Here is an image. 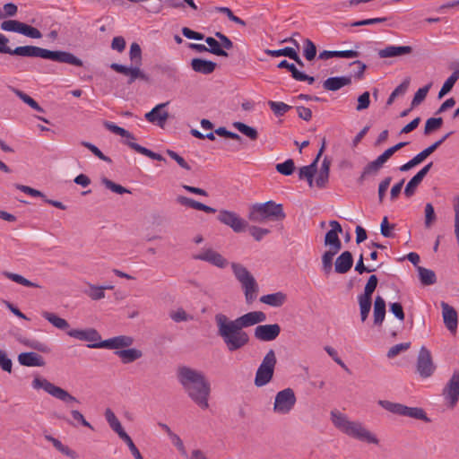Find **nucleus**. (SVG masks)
Masks as SVG:
<instances>
[{
	"mask_svg": "<svg viewBox=\"0 0 459 459\" xmlns=\"http://www.w3.org/2000/svg\"><path fill=\"white\" fill-rule=\"evenodd\" d=\"M84 293L92 300H100L105 298V288L89 283V288Z\"/></svg>",
	"mask_w": 459,
	"mask_h": 459,
	"instance_id": "47",
	"label": "nucleus"
},
{
	"mask_svg": "<svg viewBox=\"0 0 459 459\" xmlns=\"http://www.w3.org/2000/svg\"><path fill=\"white\" fill-rule=\"evenodd\" d=\"M339 233L328 230L325 237V245L329 247V249L340 251L342 249V242L338 236Z\"/></svg>",
	"mask_w": 459,
	"mask_h": 459,
	"instance_id": "38",
	"label": "nucleus"
},
{
	"mask_svg": "<svg viewBox=\"0 0 459 459\" xmlns=\"http://www.w3.org/2000/svg\"><path fill=\"white\" fill-rule=\"evenodd\" d=\"M218 334L223 340L229 351H236L245 347L249 342L248 334L236 320H230L224 314L215 315Z\"/></svg>",
	"mask_w": 459,
	"mask_h": 459,
	"instance_id": "2",
	"label": "nucleus"
},
{
	"mask_svg": "<svg viewBox=\"0 0 459 459\" xmlns=\"http://www.w3.org/2000/svg\"><path fill=\"white\" fill-rule=\"evenodd\" d=\"M231 269L244 291L247 304L254 302L258 294L259 287L251 273L241 264L232 263Z\"/></svg>",
	"mask_w": 459,
	"mask_h": 459,
	"instance_id": "7",
	"label": "nucleus"
},
{
	"mask_svg": "<svg viewBox=\"0 0 459 459\" xmlns=\"http://www.w3.org/2000/svg\"><path fill=\"white\" fill-rule=\"evenodd\" d=\"M9 55L26 57H41L56 61L58 63L68 64L74 66H82L83 62L73 53L63 50H49L36 46H21L14 49L11 48Z\"/></svg>",
	"mask_w": 459,
	"mask_h": 459,
	"instance_id": "3",
	"label": "nucleus"
},
{
	"mask_svg": "<svg viewBox=\"0 0 459 459\" xmlns=\"http://www.w3.org/2000/svg\"><path fill=\"white\" fill-rule=\"evenodd\" d=\"M316 45L309 39L304 40V56L307 61H311L316 57Z\"/></svg>",
	"mask_w": 459,
	"mask_h": 459,
	"instance_id": "58",
	"label": "nucleus"
},
{
	"mask_svg": "<svg viewBox=\"0 0 459 459\" xmlns=\"http://www.w3.org/2000/svg\"><path fill=\"white\" fill-rule=\"evenodd\" d=\"M412 52L411 46H393L389 45L378 51L380 58L395 57L403 55H409Z\"/></svg>",
	"mask_w": 459,
	"mask_h": 459,
	"instance_id": "25",
	"label": "nucleus"
},
{
	"mask_svg": "<svg viewBox=\"0 0 459 459\" xmlns=\"http://www.w3.org/2000/svg\"><path fill=\"white\" fill-rule=\"evenodd\" d=\"M377 277L375 274L370 275L364 288V293L360 296L365 298H372V294L377 286Z\"/></svg>",
	"mask_w": 459,
	"mask_h": 459,
	"instance_id": "57",
	"label": "nucleus"
},
{
	"mask_svg": "<svg viewBox=\"0 0 459 459\" xmlns=\"http://www.w3.org/2000/svg\"><path fill=\"white\" fill-rule=\"evenodd\" d=\"M374 325H382L385 316V301L381 296H377L374 301Z\"/></svg>",
	"mask_w": 459,
	"mask_h": 459,
	"instance_id": "30",
	"label": "nucleus"
},
{
	"mask_svg": "<svg viewBox=\"0 0 459 459\" xmlns=\"http://www.w3.org/2000/svg\"><path fill=\"white\" fill-rule=\"evenodd\" d=\"M217 220L221 223L231 228L236 233L243 232L247 227V222L245 220L236 212L228 210H221Z\"/></svg>",
	"mask_w": 459,
	"mask_h": 459,
	"instance_id": "14",
	"label": "nucleus"
},
{
	"mask_svg": "<svg viewBox=\"0 0 459 459\" xmlns=\"http://www.w3.org/2000/svg\"><path fill=\"white\" fill-rule=\"evenodd\" d=\"M18 361L21 365L26 367H43L44 359L36 352H22L18 356Z\"/></svg>",
	"mask_w": 459,
	"mask_h": 459,
	"instance_id": "28",
	"label": "nucleus"
},
{
	"mask_svg": "<svg viewBox=\"0 0 459 459\" xmlns=\"http://www.w3.org/2000/svg\"><path fill=\"white\" fill-rule=\"evenodd\" d=\"M170 318L177 323L192 320L193 316H189L183 308H178L169 315Z\"/></svg>",
	"mask_w": 459,
	"mask_h": 459,
	"instance_id": "64",
	"label": "nucleus"
},
{
	"mask_svg": "<svg viewBox=\"0 0 459 459\" xmlns=\"http://www.w3.org/2000/svg\"><path fill=\"white\" fill-rule=\"evenodd\" d=\"M266 318V315L263 311H252L238 317L235 320L241 328H247L256 324L263 323Z\"/></svg>",
	"mask_w": 459,
	"mask_h": 459,
	"instance_id": "23",
	"label": "nucleus"
},
{
	"mask_svg": "<svg viewBox=\"0 0 459 459\" xmlns=\"http://www.w3.org/2000/svg\"><path fill=\"white\" fill-rule=\"evenodd\" d=\"M82 145L89 149L96 157L100 160L106 161L108 163H111L112 160L109 157L106 156L96 145L89 143V142H82Z\"/></svg>",
	"mask_w": 459,
	"mask_h": 459,
	"instance_id": "59",
	"label": "nucleus"
},
{
	"mask_svg": "<svg viewBox=\"0 0 459 459\" xmlns=\"http://www.w3.org/2000/svg\"><path fill=\"white\" fill-rule=\"evenodd\" d=\"M105 418L108 421L109 427L113 431H115L118 437L122 439L124 437L128 435L123 429L119 420L117 418L113 411L109 408H108L105 411Z\"/></svg>",
	"mask_w": 459,
	"mask_h": 459,
	"instance_id": "32",
	"label": "nucleus"
},
{
	"mask_svg": "<svg viewBox=\"0 0 459 459\" xmlns=\"http://www.w3.org/2000/svg\"><path fill=\"white\" fill-rule=\"evenodd\" d=\"M71 415H72L73 420H69L68 418H66L65 416H63V415H58L57 418L65 420V422H67L69 425H71L73 427H77L79 424H81L84 427L93 429V427L91 426V424L85 420L84 416L79 411L72 410Z\"/></svg>",
	"mask_w": 459,
	"mask_h": 459,
	"instance_id": "33",
	"label": "nucleus"
},
{
	"mask_svg": "<svg viewBox=\"0 0 459 459\" xmlns=\"http://www.w3.org/2000/svg\"><path fill=\"white\" fill-rule=\"evenodd\" d=\"M115 353L121 359L124 364L134 362L143 356V352L134 348L117 351Z\"/></svg>",
	"mask_w": 459,
	"mask_h": 459,
	"instance_id": "35",
	"label": "nucleus"
},
{
	"mask_svg": "<svg viewBox=\"0 0 459 459\" xmlns=\"http://www.w3.org/2000/svg\"><path fill=\"white\" fill-rule=\"evenodd\" d=\"M66 333L72 338L87 342L89 344L99 342L101 340V335L94 328L70 329Z\"/></svg>",
	"mask_w": 459,
	"mask_h": 459,
	"instance_id": "20",
	"label": "nucleus"
},
{
	"mask_svg": "<svg viewBox=\"0 0 459 459\" xmlns=\"http://www.w3.org/2000/svg\"><path fill=\"white\" fill-rule=\"evenodd\" d=\"M454 134L453 131H450L444 134L440 139L436 141L434 143L424 149L421 152L424 154L426 158H428L430 154H432L441 144L448 139Z\"/></svg>",
	"mask_w": 459,
	"mask_h": 459,
	"instance_id": "56",
	"label": "nucleus"
},
{
	"mask_svg": "<svg viewBox=\"0 0 459 459\" xmlns=\"http://www.w3.org/2000/svg\"><path fill=\"white\" fill-rule=\"evenodd\" d=\"M442 394L449 402V406L454 408L459 401V368L455 369L450 379L445 385Z\"/></svg>",
	"mask_w": 459,
	"mask_h": 459,
	"instance_id": "17",
	"label": "nucleus"
},
{
	"mask_svg": "<svg viewBox=\"0 0 459 459\" xmlns=\"http://www.w3.org/2000/svg\"><path fill=\"white\" fill-rule=\"evenodd\" d=\"M330 165V160L325 157L321 164L320 170L316 178V185L317 187L324 188L328 182Z\"/></svg>",
	"mask_w": 459,
	"mask_h": 459,
	"instance_id": "34",
	"label": "nucleus"
},
{
	"mask_svg": "<svg viewBox=\"0 0 459 459\" xmlns=\"http://www.w3.org/2000/svg\"><path fill=\"white\" fill-rule=\"evenodd\" d=\"M193 258L195 260L207 262L218 268H225L228 265L227 259L212 248L202 250L200 253L194 255Z\"/></svg>",
	"mask_w": 459,
	"mask_h": 459,
	"instance_id": "18",
	"label": "nucleus"
},
{
	"mask_svg": "<svg viewBox=\"0 0 459 459\" xmlns=\"http://www.w3.org/2000/svg\"><path fill=\"white\" fill-rule=\"evenodd\" d=\"M205 42L209 46L208 52L220 56L227 57L229 56V54L221 47L220 42H218L214 38L207 37L205 38Z\"/></svg>",
	"mask_w": 459,
	"mask_h": 459,
	"instance_id": "40",
	"label": "nucleus"
},
{
	"mask_svg": "<svg viewBox=\"0 0 459 459\" xmlns=\"http://www.w3.org/2000/svg\"><path fill=\"white\" fill-rule=\"evenodd\" d=\"M295 49L290 47H286L284 48L271 50L265 49L264 53L270 56H287L289 58L291 57Z\"/></svg>",
	"mask_w": 459,
	"mask_h": 459,
	"instance_id": "62",
	"label": "nucleus"
},
{
	"mask_svg": "<svg viewBox=\"0 0 459 459\" xmlns=\"http://www.w3.org/2000/svg\"><path fill=\"white\" fill-rule=\"evenodd\" d=\"M459 78V72L455 71L444 82L441 90L438 92V98H443L446 94H447L454 87L455 83Z\"/></svg>",
	"mask_w": 459,
	"mask_h": 459,
	"instance_id": "44",
	"label": "nucleus"
},
{
	"mask_svg": "<svg viewBox=\"0 0 459 459\" xmlns=\"http://www.w3.org/2000/svg\"><path fill=\"white\" fill-rule=\"evenodd\" d=\"M4 274L6 278H8V279L12 280L13 281L19 283L21 285H23L26 287H30V288H39L40 287L39 284L29 281L28 279L24 278L23 276H22L20 274L9 273V272H4Z\"/></svg>",
	"mask_w": 459,
	"mask_h": 459,
	"instance_id": "46",
	"label": "nucleus"
},
{
	"mask_svg": "<svg viewBox=\"0 0 459 459\" xmlns=\"http://www.w3.org/2000/svg\"><path fill=\"white\" fill-rule=\"evenodd\" d=\"M411 347V342H403L392 346L388 352L387 357L393 359L399 355L401 352L407 351Z\"/></svg>",
	"mask_w": 459,
	"mask_h": 459,
	"instance_id": "63",
	"label": "nucleus"
},
{
	"mask_svg": "<svg viewBox=\"0 0 459 459\" xmlns=\"http://www.w3.org/2000/svg\"><path fill=\"white\" fill-rule=\"evenodd\" d=\"M436 220L437 216L434 211V207L430 203H428L425 205V227L430 228Z\"/></svg>",
	"mask_w": 459,
	"mask_h": 459,
	"instance_id": "61",
	"label": "nucleus"
},
{
	"mask_svg": "<svg viewBox=\"0 0 459 459\" xmlns=\"http://www.w3.org/2000/svg\"><path fill=\"white\" fill-rule=\"evenodd\" d=\"M276 362L277 359L274 351H268L255 373V385L256 386H264L272 380Z\"/></svg>",
	"mask_w": 459,
	"mask_h": 459,
	"instance_id": "10",
	"label": "nucleus"
},
{
	"mask_svg": "<svg viewBox=\"0 0 459 459\" xmlns=\"http://www.w3.org/2000/svg\"><path fill=\"white\" fill-rule=\"evenodd\" d=\"M178 379L188 397L202 410L209 408L211 384L204 372L183 366L178 369Z\"/></svg>",
	"mask_w": 459,
	"mask_h": 459,
	"instance_id": "1",
	"label": "nucleus"
},
{
	"mask_svg": "<svg viewBox=\"0 0 459 459\" xmlns=\"http://www.w3.org/2000/svg\"><path fill=\"white\" fill-rule=\"evenodd\" d=\"M287 300V295L281 291L266 294L260 298V302L273 307H281Z\"/></svg>",
	"mask_w": 459,
	"mask_h": 459,
	"instance_id": "31",
	"label": "nucleus"
},
{
	"mask_svg": "<svg viewBox=\"0 0 459 459\" xmlns=\"http://www.w3.org/2000/svg\"><path fill=\"white\" fill-rule=\"evenodd\" d=\"M268 106L276 117H281L292 108L291 106L281 101L269 100Z\"/></svg>",
	"mask_w": 459,
	"mask_h": 459,
	"instance_id": "43",
	"label": "nucleus"
},
{
	"mask_svg": "<svg viewBox=\"0 0 459 459\" xmlns=\"http://www.w3.org/2000/svg\"><path fill=\"white\" fill-rule=\"evenodd\" d=\"M101 183L108 189L111 190L114 193H117V194H119V195L130 193V191L127 188L122 186L121 185H118V184L113 182L112 180H110V179H108L107 178H101Z\"/></svg>",
	"mask_w": 459,
	"mask_h": 459,
	"instance_id": "54",
	"label": "nucleus"
},
{
	"mask_svg": "<svg viewBox=\"0 0 459 459\" xmlns=\"http://www.w3.org/2000/svg\"><path fill=\"white\" fill-rule=\"evenodd\" d=\"M358 299L360 309V318L362 322H365L371 309L372 298H365L362 296H359Z\"/></svg>",
	"mask_w": 459,
	"mask_h": 459,
	"instance_id": "42",
	"label": "nucleus"
},
{
	"mask_svg": "<svg viewBox=\"0 0 459 459\" xmlns=\"http://www.w3.org/2000/svg\"><path fill=\"white\" fill-rule=\"evenodd\" d=\"M10 89L13 92L15 93V95L18 98H20L24 103L29 105L31 108L39 112H44V109L38 104V102L34 100L31 97H30L28 94L13 87H10Z\"/></svg>",
	"mask_w": 459,
	"mask_h": 459,
	"instance_id": "39",
	"label": "nucleus"
},
{
	"mask_svg": "<svg viewBox=\"0 0 459 459\" xmlns=\"http://www.w3.org/2000/svg\"><path fill=\"white\" fill-rule=\"evenodd\" d=\"M444 324L448 331L455 334L457 330V313L455 309L446 302L441 303Z\"/></svg>",
	"mask_w": 459,
	"mask_h": 459,
	"instance_id": "21",
	"label": "nucleus"
},
{
	"mask_svg": "<svg viewBox=\"0 0 459 459\" xmlns=\"http://www.w3.org/2000/svg\"><path fill=\"white\" fill-rule=\"evenodd\" d=\"M285 217L282 204H276L273 201L253 204L248 214V219L251 221L259 223L266 221H280L284 220Z\"/></svg>",
	"mask_w": 459,
	"mask_h": 459,
	"instance_id": "6",
	"label": "nucleus"
},
{
	"mask_svg": "<svg viewBox=\"0 0 459 459\" xmlns=\"http://www.w3.org/2000/svg\"><path fill=\"white\" fill-rule=\"evenodd\" d=\"M331 420L336 429L352 438L375 445L379 442L378 438L367 429L362 423L350 420L345 414L340 411H331Z\"/></svg>",
	"mask_w": 459,
	"mask_h": 459,
	"instance_id": "4",
	"label": "nucleus"
},
{
	"mask_svg": "<svg viewBox=\"0 0 459 459\" xmlns=\"http://www.w3.org/2000/svg\"><path fill=\"white\" fill-rule=\"evenodd\" d=\"M25 346L36 350L43 353H48L51 351L49 346L42 342L37 340H24L22 342Z\"/></svg>",
	"mask_w": 459,
	"mask_h": 459,
	"instance_id": "50",
	"label": "nucleus"
},
{
	"mask_svg": "<svg viewBox=\"0 0 459 459\" xmlns=\"http://www.w3.org/2000/svg\"><path fill=\"white\" fill-rule=\"evenodd\" d=\"M416 367L417 372L423 378L432 376L436 369L431 353L425 346H422L419 351Z\"/></svg>",
	"mask_w": 459,
	"mask_h": 459,
	"instance_id": "15",
	"label": "nucleus"
},
{
	"mask_svg": "<svg viewBox=\"0 0 459 459\" xmlns=\"http://www.w3.org/2000/svg\"><path fill=\"white\" fill-rule=\"evenodd\" d=\"M129 57L132 63L135 64L134 67H128L117 63H112L110 68L117 73L122 74L128 77L127 83L132 84L136 80L144 82L149 81V76L142 71L138 65L142 63V49L138 43L134 42L130 46Z\"/></svg>",
	"mask_w": 459,
	"mask_h": 459,
	"instance_id": "5",
	"label": "nucleus"
},
{
	"mask_svg": "<svg viewBox=\"0 0 459 459\" xmlns=\"http://www.w3.org/2000/svg\"><path fill=\"white\" fill-rule=\"evenodd\" d=\"M339 251L328 249L322 256L323 270L325 273H329L332 271L333 259Z\"/></svg>",
	"mask_w": 459,
	"mask_h": 459,
	"instance_id": "51",
	"label": "nucleus"
},
{
	"mask_svg": "<svg viewBox=\"0 0 459 459\" xmlns=\"http://www.w3.org/2000/svg\"><path fill=\"white\" fill-rule=\"evenodd\" d=\"M378 404L385 410L396 415L421 420L425 422L430 421L424 410L419 407H409L402 403H393L387 400H379Z\"/></svg>",
	"mask_w": 459,
	"mask_h": 459,
	"instance_id": "9",
	"label": "nucleus"
},
{
	"mask_svg": "<svg viewBox=\"0 0 459 459\" xmlns=\"http://www.w3.org/2000/svg\"><path fill=\"white\" fill-rule=\"evenodd\" d=\"M176 201L178 204L183 206H186L198 211H201L204 205V204L184 195L177 196Z\"/></svg>",
	"mask_w": 459,
	"mask_h": 459,
	"instance_id": "52",
	"label": "nucleus"
},
{
	"mask_svg": "<svg viewBox=\"0 0 459 459\" xmlns=\"http://www.w3.org/2000/svg\"><path fill=\"white\" fill-rule=\"evenodd\" d=\"M353 264V256L350 251L342 252L335 261L334 270L337 273H346Z\"/></svg>",
	"mask_w": 459,
	"mask_h": 459,
	"instance_id": "26",
	"label": "nucleus"
},
{
	"mask_svg": "<svg viewBox=\"0 0 459 459\" xmlns=\"http://www.w3.org/2000/svg\"><path fill=\"white\" fill-rule=\"evenodd\" d=\"M233 126L252 141H255L258 138V133L254 127H251L242 122H234Z\"/></svg>",
	"mask_w": 459,
	"mask_h": 459,
	"instance_id": "41",
	"label": "nucleus"
},
{
	"mask_svg": "<svg viewBox=\"0 0 459 459\" xmlns=\"http://www.w3.org/2000/svg\"><path fill=\"white\" fill-rule=\"evenodd\" d=\"M430 87H431V84L429 83V84L425 85L422 88H420L416 91V93L411 100V108H415V107L419 106L426 99Z\"/></svg>",
	"mask_w": 459,
	"mask_h": 459,
	"instance_id": "53",
	"label": "nucleus"
},
{
	"mask_svg": "<svg viewBox=\"0 0 459 459\" xmlns=\"http://www.w3.org/2000/svg\"><path fill=\"white\" fill-rule=\"evenodd\" d=\"M324 150H325V142L323 143L322 147L320 148L314 161L310 165L301 167L299 170V179H306L307 181L309 186H313V178L316 172L317 162H318L319 158L321 157Z\"/></svg>",
	"mask_w": 459,
	"mask_h": 459,
	"instance_id": "22",
	"label": "nucleus"
},
{
	"mask_svg": "<svg viewBox=\"0 0 459 459\" xmlns=\"http://www.w3.org/2000/svg\"><path fill=\"white\" fill-rule=\"evenodd\" d=\"M407 144H408L407 142L398 143L397 144H395V145L388 148L387 150H385L381 155H379L377 158V160L383 165L385 162H386L391 158V156H393L394 154V152H396L397 151L401 150L402 148H403Z\"/></svg>",
	"mask_w": 459,
	"mask_h": 459,
	"instance_id": "45",
	"label": "nucleus"
},
{
	"mask_svg": "<svg viewBox=\"0 0 459 459\" xmlns=\"http://www.w3.org/2000/svg\"><path fill=\"white\" fill-rule=\"evenodd\" d=\"M351 83V76L329 77L323 82V87L326 91H336L341 88Z\"/></svg>",
	"mask_w": 459,
	"mask_h": 459,
	"instance_id": "27",
	"label": "nucleus"
},
{
	"mask_svg": "<svg viewBox=\"0 0 459 459\" xmlns=\"http://www.w3.org/2000/svg\"><path fill=\"white\" fill-rule=\"evenodd\" d=\"M443 125L442 117H430L426 121L424 127V134L429 135L432 132L439 129Z\"/></svg>",
	"mask_w": 459,
	"mask_h": 459,
	"instance_id": "49",
	"label": "nucleus"
},
{
	"mask_svg": "<svg viewBox=\"0 0 459 459\" xmlns=\"http://www.w3.org/2000/svg\"><path fill=\"white\" fill-rule=\"evenodd\" d=\"M295 169V164L293 160L288 159L282 163H278L276 165V170L284 175V176H290L294 172Z\"/></svg>",
	"mask_w": 459,
	"mask_h": 459,
	"instance_id": "55",
	"label": "nucleus"
},
{
	"mask_svg": "<svg viewBox=\"0 0 459 459\" xmlns=\"http://www.w3.org/2000/svg\"><path fill=\"white\" fill-rule=\"evenodd\" d=\"M421 182L422 179H420L418 176H413L412 178L407 183L405 186L404 195L407 197L412 196L415 194L417 187L420 186Z\"/></svg>",
	"mask_w": 459,
	"mask_h": 459,
	"instance_id": "60",
	"label": "nucleus"
},
{
	"mask_svg": "<svg viewBox=\"0 0 459 459\" xmlns=\"http://www.w3.org/2000/svg\"><path fill=\"white\" fill-rule=\"evenodd\" d=\"M417 271L419 273V279L422 285H433L437 282V276L433 270L422 266H417Z\"/></svg>",
	"mask_w": 459,
	"mask_h": 459,
	"instance_id": "36",
	"label": "nucleus"
},
{
	"mask_svg": "<svg viewBox=\"0 0 459 459\" xmlns=\"http://www.w3.org/2000/svg\"><path fill=\"white\" fill-rule=\"evenodd\" d=\"M167 105L168 102L157 105L150 112L145 114V119L151 123L157 122L159 126H162L169 118V113L167 111H161Z\"/></svg>",
	"mask_w": 459,
	"mask_h": 459,
	"instance_id": "24",
	"label": "nucleus"
},
{
	"mask_svg": "<svg viewBox=\"0 0 459 459\" xmlns=\"http://www.w3.org/2000/svg\"><path fill=\"white\" fill-rule=\"evenodd\" d=\"M134 342V339L128 335H118L113 338H109L104 341H100L96 343L87 344L88 348L91 349H110L118 350L122 348L130 347Z\"/></svg>",
	"mask_w": 459,
	"mask_h": 459,
	"instance_id": "16",
	"label": "nucleus"
},
{
	"mask_svg": "<svg viewBox=\"0 0 459 459\" xmlns=\"http://www.w3.org/2000/svg\"><path fill=\"white\" fill-rule=\"evenodd\" d=\"M1 29L5 31L21 33L31 39H40L41 32L37 29L16 20H6L1 23Z\"/></svg>",
	"mask_w": 459,
	"mask_h": 459,
	"instance_id": "13",
	"label": "nucleus"
},
{
	"mask_svg": "<svg viewBox=\"0 0 459 459\" xmlns=\"http://www.w3.org/2000/svg\"><path fill=\"white\" fill-rule=\"evenodd\" d=\"M281 333V326L278 324L260 325L255 328L254 336L261 342H271L275 340Z\"/></svg>",
	"mask_w": 459,
	"mask_h": 459,
	"instance_id": "19",
	"label": "nucleus"
},
{
	"mask_svg": "<svg viewBox=\"0 0 459 459\" xmlns=\"http://www.w3.org/2000/svg\"><path fill=\"white\" fill-rule=\"evenodd\" d=\"M32 386L36 389L42 388L45 392L64 403H78V400L66 390L55 385L45 378L35 377L32 381Z\"/></svg>",
	"mask_w": 459,
	"mask_h": 459,
	"instance_id": "11",
	"label": "nucleus"
},
{
	"mask_svg": "<svg viewBox=\"0 0 459 459\" xmlns=\"http://www.w3.org/2000/svg\"><path fill=\"white\" fill-rule=\"evenodd\" d=\"M410 84V78H406L400 85H398L387 99L386 104L391 105L394 101L395 98L399 95H403L406 92Z\"/></svg>",
	"mask_w": 459,
	"mask_h": 459,
	"instance_id": "48",
	"label": "nucleus"
},
{
	"mask_svg": "<svg viewBox=\"0 0 459 459\" xmlns=\"http://www.w3.org/2000/svg\"><path fill=\"white\" fill-rule=\"evenodd\" d=\"M296 402L297 398L293 389L290 387L285 388L276 394L273 411L281 415L288 414L294 408Z\"/></svg>",
	"mask_w": 459,
	"mask_h": 459,
	"instance_id": "12",
	"label": "nucleus"
},
{
	"mask_svg": "<svg viewBox=\"0 0 459 459\" xmlns=\"http://www.w3.org/2000/svg\"><path fill=\"white\" fill-rule=\"evenodd\" d=\"M217 64L202 58H194L191 61L192 69L199 74H211L216 69Z\"/></svg>",
	"mask_w": 459,
	"mask_h": 459,
	"instance_id": "29",
	"label": "nucleus"
},
{
	"mask_svg": "<svg viewBox=\"0 0 459 459\" xmlns=\"http://www.w3.org/2000/svg\"><path fill=\"white\" fill-rule=\"evenodd\" d=\"M42 316L57 329L67 330L69 328L68 322L54 313L44 311Z\"/></svg>",
	"mask_w": 459,
	"mask_h": 459,
	"instance_id": "37",
	"label": "nucleus"
},
{
	"mask_svg": "<svg viewBox=\"0 0 459 459\" xmlns=\"http://www.w3.org/2000/svg\"><path fill=\"white\" fill-rule=\"evenodd\" d=\"M104 126L109 130L110 132L120 135L122 137L126 138L127 140L125 142V144H126L128 147H130L132 150L135 151L138 153H141L144 156L149 157L150 159L155 160H165V159L159 153H156L134 142L135 140V136L131 134L129 131L115 125L112 122L106 121L104 122Z\"/></svg>",
	"mask_w": 459,
	"mask_h": 459,
	"instance_id": "8",
	"label": "nucleus"
}]
</instances>
